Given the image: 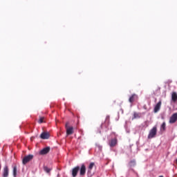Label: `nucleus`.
Returning a JSON list of instances; mask_svg holds the SVG:
<instances>
[{"label": "nucleus", "mask_w": 177, "mask_h": 177, "mask_svg": "<svg viewBox=\"0 0 177 177\" xmlns=\"http://www.w3.org/2000/svg\"><path fill=\"white\" fill-rule=\"evenodd\" d=\"M93 167H95V163L94 162H91L89 166H88V170L87 171L88 175H89V174H91Z\"/></svg>", "instance_id": "nucleus-12"}, {"label": "nucleus", "mask_w": 177, "mask_h": 177, "mask_svg": "<svg viewBox=\"0 0 177 177\" xmlns=\"http://www.w3.org/2000/svg\"><path fill=\"white\" fill-rule=\"evenodd\" d=\"M165 127H166V124H165V122H164L162 124L161 127H160V129H162L163 131H165Z\"/></svg>", "instance_id": "nucleus-17"}, {"label": "nucleus", "mask_w": 177, "mask_h": 177, "mask_svg": "<svg viewBox=\"0 0 177 177\" xmlns=\"http://www.w3.org/2000/svg\"><path fill=\"white\" fill-rule=\"evenodd\" d=\"M78 172H80L81 176H85V174H86V166H85L84 164H82L80 167V166L73 167L72 169V176L77 177Z\"/></svg>", "instance_id": "nucleus-1"}, {"label": "nucleus", "mask_w": 177, "mask_h": 177, "mask_svg": "<svg viewBox=\"0 0 177 177\" xmlns=\"http://www.w3.org/2000/svg\"><path fill=\"white\" fill-rule=\"evenodd\" d=\"M138 95H136V94H133L129 99V103H133V102H135V100L137 99Z\"/></svg>", "instance_id": "nucleus-11"}, {"label": "nucleus", "mask_w": 177, "mask_h": 177, "mask_svg": "<svg viewBox=\"0 0 177 177\" xmlns=\"http://www.w3.org/2000/svg\"><path fill=\"white\" fill-rule=\"evenodd\" d=\"M129 165L130 167H135L136 165V161L135 160L130 161Z\"/></svg>", "instance_id": "nucleus-14"}, {"label": "nucleus", "mask_w": 177, "mask_h": 177, "mask_svg": "<svg viewBox=\"0 0 177 177\" xmlns=\"http://www.w3.org/2000/svg\"><path fill=\"white\" fill-rule=\"evenodd\" d=\"M117 145V138H113L109 142L110 147H115Z\"/></svg>", "instance_id": "nucleus-9"}, {"label": "nucleus", "mask_w": 177, "mask_h": 177, "mask_svg": "<svg viewBox=\"0 0 177 177\" xmlns=\"http://www.w3.org/2000/svg\"><path fill=\"white\" fill-rule=\"evenodd\" d=\"M106 121H108V122H110V116H106Z\"/></svg>", "instance_id": "nucleus-20"}, {"label": "nucleus", "mask_w": 177, "mask_h": 177, "mask_svg": "<svg viewBox=\"0 0 177 177\" xmlns=\"http://www.w3.org/2000/svg\"><path fill=\"white\" fill-rule=\"evenodd\" d=\"M140 116H139V113H134L133 118H139Z\"/></svg>", "instance_id": "nucleus-19"}, {"label": "nucleus", "mask_w": 177, "mask_h": 177, "mask_svg": "<svg viewBox=\"0 0 177 177\" xmlns=\"http://www.w3.org/2000/svg\"><path fill=\"white\" fill-rule=\"evenodd\" d=\"M57 177H60V174H57Z\"/></svg>", "instance_id": "nucleus-21"}, {"label": "nucleus", "mask_w": 177, "mask_h": 177, "mask_svg": "<svg viewBox=\"0 0 177 177\" xmlns=\"http://www.w3.org/2000/svg\"><path fill=\"white\" fill-rule=\"evenodd\" d=\"M171 100L175 103L177 100V93L176 92H173L171 94Z\"/></svg>", "instance_id": "nucleus-13"}, {"label": "nucleus", "mask_w": 177, "mask_h": 177, "mask_svg": "<svg viewBox=\"0 0 177 177\" xmlns=\"http://www.w3.org/2000/svg\"><path fill=\"white\" fill-rule=\"evenodd\" d=\"M156 135H157V127H154L149 131V133L148 135V139H153V138H154Z\"/></svg>", "instance_id": "nucleus-3"}, {"label": "nucleus", "mask_w": 177, "mask_h": 177, "mask_svg": "<svg viewBox=\"0 0 177 177\" xmlns=\"http://www.w3.org/2000/svg\"><path fill=\"white\" fill-rule=\"evenodd\" d=\"M177 121V113H174L169 118V124H175Z\"/></svg>", "instance_id": "nucleus-6"}, {"label": "nucleus", "mask_w": 177, "mask_h": 177, "mask_svg": "<svg viewBox=\"0 0 177 177\" xmlns=\"http://www.w3.org/2000/svg\"><path fill=\"white\" fill-rule=\"evenodd\" d=\"M3 177L9 176V169L8 168V166H6L3 169Z\"/></svg>", "instance_id": "nucleus-10"}, {"label": "nucleus", "mask_w": 177, "mask_h": 177, "mask_svg": "<svg viewBox=\"0 0 177 177\" xmlns=\"http://www.w3.org/2000/svg\"><path fill=\"white\" fill-rule=\"evenodd\" d=\"M50 151V147H47L44 148L39 151L40 156H45V154H48Z\"/></svg>", "instance_id": "nucleus-5"}, {"label": "nucleus", "mask_w": 177, "mask_h": 177, "mask_svg": "<svg viewBox=\"0 0 177 177\" xmlns=\"http://www.w3.org/2000/svg\"><path fill=\"white\" fill-rule=\"evenodd\" d=\"M161 101H159L156 105L155 106L154 109H153V113H158V111H160V109H161Z\"/></svg>", "instance_id": "nucleus-7"}, {"label": "nucleus", "mask_w": 177, "mask_h": 177, "mask_svg": "<svg viewBox=\"0 0 177 177\" xmlns=\"http://www.w3.org/2000/svg\"><path fill=\"white\" fill-rule=\"evenodd\" d=\"M40 138L41 139H49V138H50V134L48 132H43L41 135H40Z\"/></svg>", "instance_id": "nucleus-8"}, {"label": "nucleus", "mask_w": 177, "mask_h": 177, "mask_svg": "<svg viewBox=\"0 0 177 177\" xmlns=\"http://www.w3.org/2000/svg\"><path fill=\"white\" fill-rule=\"evenodd\" d=\"M44 120H45V118L44 117H40L39 118V120L38 121L39 124H42L44 122Z\"/></svg>", "instance_id": "nucleus-16"}, {"label": "nucleus", "mask_w": 177, "mask_h": 177, "mask_svg": "<svg viewBox=\"0 0 177 177\" xmlns=\"http://www.w3.org/2000/svg\"><path fill=\"white\" fill-rule=\"evenodd\" d=\"M44 169L46 172H47V174H49V172H50V169H48V167H44Z\"/></svg>", "instance_id": "nucleus-18"}, {"label": "nucleus", "mask_w": 177, "mask_h": 177, "mask_svg": "<svg viewBox=\"0 0 177 177\" xmlns=\"http://www.w3.org/2000/svg\"><path fill=\"white\" fill-rule=\"evenodd\" d=\"M13 175L15 177L17 175V167L16 166L13 167Z\"/></svg>", "instance_id": "nucleus-15"}, {"label": "nucleus", "mask_w": 177, "mask_h": 177, "mask_svg": "<svg viewBox=\"0 0 177 177\" xmlns=\"http://www.w3.org/2000/svg\"><path fill=\"white\" fill-rule=\"evenodd\" d=\"M32 158H34V155L30 154V155L25 156L22 160V164L24 165H26V164H28V162H30V161H31V160H32Z\"/></svg>", "instance_id": "nucleus-4"}, {"label": "nucleus", "mask_w": 177, "mask_h": 177, "mask_svg": "<svg viewBox=\"0 0 177 177\" xmlns=\"http://www.w3.org/2000/svg\"><path fill=\"white\" fill-rule=\"evenodd\" d=\"M68 125H70V123H68V122H66L65 124L67 136H68V135H73L74 133V127H69Z\"/></svg>", "instance_id": "nucleus-2"}]
</instances>
